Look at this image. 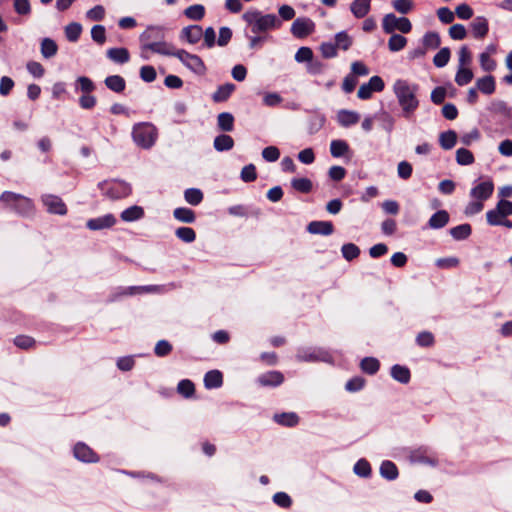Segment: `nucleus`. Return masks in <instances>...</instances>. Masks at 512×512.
I'll return each mask as SVG.
<instances>
[{
  "instance_id": "nucleus-1",
  "label": "nucleus",
  "mask_w": 512,
  "mask_h": 512,
  "mask_svg": "<svg viewBox=\"0 0 512 512\" xmlns=\"http://www.w3.org/2000/svg\"><path fill=\"white\" fill-rule=\"evenodd\" d=\"M242 18L246 22V30L262 36H269V31L282 25L281 19L275 14H263L259 10L246 11Z\"/></svg>"
},
{
  "instance_id": "nucleus-2",
  "label": "nucleus",
  "mask_w": 512,
  "mask_h": 512,
  "mask_svg": "<svg viewBox=\"0 0 512 512\" xmlns=\"http://www.w3.org/2000/svg\"><path fill=\"white\" fill-rule=\"evenodd\" d=\"M393 91L402 108L404 117L409 118L419 106L416 97L418 85L411 84L407 80L398 79L393 85Z\"/></svg>"
},
{
  "instance_id": "nucleus-3",
  "label": "nucleus",
  "mask_w": 512,
  "mask_h": 512,
  "mask_svg": "<svg viewBox=\"0 0 512 512\" xmlns=\"http://www.w3.org/2000/svg\"><path fill=\"white\" fill-rule=\"evenodd\" d=\"M132 139L134 143L145 150L151 149L158 138V129L150 122H139L132 127Z\"/></svg>"
},
{
  "instance_id": "nucleus-4",
  "label": "nucleus",
  "mask_w": 512,
  "mask_h": 512,
  "mask_svg": "<svg viewBox=\"0 0 512 512\" xmlns=\"http://www.w3.org/2000/svg\"><path fill=\"white\" fill-rule=\"evenodd\" d=\"M0 202L21 216H29L34 211V204L30 198L11 191H4L0 195Z\"/></svg>"
},
{
  "instance_id": "nucleus-5",
  "label": "nucleus",
  "mask_w": 512,
  "mask_h": 512,
  "mask_svg": "<svg viewBox=\"0 0 512 512\" xmlns=\"http://www.w3.org/2000/svg\"><path fill=\"white\" fill-rule=\"evenodd\" d=\"M98 188L104 196L112 200L125 198L132 191L129 183L116 179L102 181L98 184Z\"/></svg>"
},
{
  "instance_id": "nucleus-6",
  "label": "nucleus",
  "mask_w": 512,
  "mask_h": 512,
  "mask_svg": "<svg viewBox=\"0 0 512 512\" xmlns=\"http://www.w3.org/2000/svg\"><path fill=\"white\" fill-rule=\"evenodd\" d=\"M295 358L298 362H331L330 353L320 347H300L297 349Z\"/></svg>"
},
{
  "instance_id": "nucleus-7",
  "label": "nucleus",
  "mask_w": 512,
  "mask_h": 512,
  "mask_svg": "<svg viewBox=\"0 0 512 512\" xmlns=\"http://www.w3.org/2000/svg\"><path fill=\"white\" fill-rule=\"evenodd\" d=\"M382 28L386 34H392L395 30L407 34L412 30V24L406 17H397L395 14L389 13L383 17Z\"/></svg>"
},
{
  "instance_id": "nucleus-8",
  "label": "nucleus",
  "mask_w": 512,
  "mask_h": 512,
  "mask_svg": "<svg viewBox=\"0 0 512 512\" xmlns=\"http://www.w3.org/2000/svg\"><path fill=\"white\" fill-rule=\"evenodd\" d=\"M176 58L196 75L203 76L207 71L203 60L196 54L189 53L184 49H178Z\"/></svg>"
},
{
  "instance_id": "nucleus-9",
  "label": "nucleus",
  "mask_w": 512,
  "mask_h": 512,
  "mask_svg": "<svg viewBox=\"0 0 512 512\" xmlns=\"http://www.w3.org/2000/svg\"><path fill=\"white\" fill-rule=\"evenodd\" d=\"M512 215V202L501 199L494 209L487 211V223L491 226H499L504 218Z\"/></svg>"
},
{
  "instance_id": "nucleus-10",
  "label": "nucleus",
  "mask_w": 512,
  "mask_h": 512,
  "mask_svg": "<svg viewBox=\"0 0 512 512\" xmlns=\"http://www.w3.org/2000/svg\"><path fill=\"white\" fill-rule=\"evenodd\" d=\"M41 202L46 208L47 212L56 215H66L67 206L64 201L57 195L54 194H43L41 196Z\"/></svg>"
},
{
  "instance_id": "nucleus-11",
  "label": "nucleus",
  "mask_w": 512,
  "mask_h": 512,
  "mask_svg": "<svg viewBox=\"0 0 512 512\" xmlns=\"http://www.w3.org/2000/svg\"><path fill=\"white\" fill-rule=\"evenodd\" d=\"M385 87L384 81L379 76H372L368 83H364L359 87L357 96L362 100L370 99L373 92H381Z\"/></svg>"
},
{
  "instance_id": "nucleus-12",
  "label": "nucleus",
  "mask_w": 512,
  "mask_h": 512,
  "mask_svg": "<svg viewBox=\"0 0 512 512\" xmlns=\"http://www.w3.org/2000/svg\"><path fill=\"white\" fill-rule=\"evenodd\" d=\"M315 24L310 18L300 17L295 19L291 26V33L296 38H305L314 32Z\"/></svg>"
},
{
  "instance_id": "nucleus-13",
  "label": "nucleus",
  "mask_w": 512,
  "mask_h": 512,
  "mask_svg": "<svg viewBox=\"0 0 512 512\" xmlns=\"http://www.w3.org/2000/svg\"><path fill=\"white\" fill-rule=\"evenodd\" d=\"M409 460L415 464H423L433 467L438 464L437 458L427 448H419L412 451L409 455Z\"/></svg>"
},
{
  "instance_id": "nucleus-14",
  "label": "nucleus",
  "mask_w": 512,
  "mask_h": 512,
  "mask_svg": "<svg viewBox=\"0 0 512 512\" xmlns=\"http://www.w3.org/2000/svg\"><path fill=\"white\" fill-rule=\"evenodd\" d=\"M74 457L85 463H95L99 461L97 454L85 443L78 442L73 448Z\"/></svg>"
},
{
  "instance_id": "nucleus-15",
  "label": "nucleus",
  "mask_w": 512,
  "mask_h": 512,
  "mask_svg": "<svg viewBox=\"0 0 512 512\" xmlns=\"http://www.w3.org/2000/svg\"><path fill=\"white\" fill-rule=\"evenodd\" d=\"M117 220L111 213L91 218L86 222V227L92 231H98L111 228L116 224Z\"/></svg>"
},
{
  "instance_id": "nucleus-16",
  "label": "nucleus",
  "mask_w": 512,
  "mask_h": 512,
  "mask_svg": "<svg viewBox=\"0 0 512 512\" xmlns=\"http://www.w3.org/2000/svg\"><path fill=\"white\" fill-rule=\"evenodd\" d=\"M494 191V184L491 180H485L478 184H476L471 190H470V196L473 199L485 201L488 198L491 197Z\"/></svg>"
},
{
  "instance_id": "nucleus-17",
  "label": "nucleus",
  "mask_w": 512,
  "mask_h": 512,
  "mask_svg": "<svg viewBox=\"0 0 512 512\" xmlns=\"http://www.w3.org/2000/svg\"><path fill=\"white\" fill-rule=\"evenodd\" d=\"M256 382L262 387H277L284 382V375L280 371H268L259 375Z\"/></svg>"
},
{
  "instance_id": "nucleus-18",
  "label": "nucleus",
  "mask_w": 512,
  "mask_h": 512,
  "mask_svg": "<svg viewBox=\"0 0 512 512\" xmlns=\"http://www.w3.org/2000/svg\"><path fill=\"white\" fill-rule=\"evenodd\" d=\"M144 50H149L153 53H157L164 56H173L176 57L177 50L171 43L163 41V39L159 41H154L151 44H145Z\"/></svg>"
},
{
  "instance_id": "nucleus-19",
  "label": "nucleus",
  "mask_w": 512,
  "mask_h": 512,
  "mask_svg": "<svg viewBox=\"0 0 512 512\" xmlns=\"http://www.w3.org/2000/svg\"><path fill=\"white\" fill-rule=\"evenodd\" d=\"M164 38V29L160 26H149L144 32L141 33L139 40L141 49L144 50L145 44L154 43Z\"/></svg>"
},
{
  "instance_id": "nucleus-20",
  "label": "nucleus",
  "mask_w": 512,
  "mask_h": 512,
  "mask_svg": "<svg viewBox=\"0 0 512 512\" xmlns=\"http://www.w3.org/2000/svg\"><path fill=\"white\" fill-rule=\"evenodd\" d=\"M307 231L311 234L329 236L334 232L331 221H312L307 225Z\"/></svg>"
},
{
  "instance_id": "nucleus-21",
  "label": "nucleus",
  "mask_w": 512,
  "mask_h": 512,
  "mask_svg": "<svg viewBox=\"0 0 512 512\" xmlns=\"http://www.w3.org/2000/svg\"><path fill=\"white\" fill-rule=\"evenodd\" d=\"M203 36V29L200 25H189L181 30L180 38L189 44L198 43Z\"/></svg>"
},
{
  "instance_id": "nucleus-22",
  "label": "nucleus",
  "mask_w": 512,
  "mask_h": 512,
  "mask_svg": "<svg viewBox=\"0 0 512 512\" xmlns=\"http://www.w3.org/2000/svg\"><path fill=\"white\" fill-rule=\"evenodd\" d=\"M470 26L473 36L477 39L484 38L489 31L488 20L484 16L475 17Z\"/></svg>"
},
{
  "instance_id": "nucleus-23",
  "label": "nucleus",
  "mask_w": 512,
  "mask_h": 512,
  "mask_svg": "<svg viewBox=\"0 0 512 512\" xmlns=\"http://www.w3.org/2000/svg\"><path fill=\"white\" fill-rule=\"evenodd\" d=\"M181 287L180 282H170L162 285H144L141 286V289L143 293L166 294Z\"/></svg>"
},
{
  "instance_id": "nucleus-24",
  "label": "nucleus",
  "mask_w": 512,
  "mask_h": 512,
  "mask_svg": "<svg viewBox=\"0 0 512 512\" xmlns=\"http://www.w3.org/2000/svg\"><path fill=\"white\" fill-rule=\"evenodd\" d=\"M371 10V0H353L350 4V11L357 19H362Z\"/></svg>"
},
{
  "instance_id": "nucleus-25",
  "label": "nucleus",
  "mask_w": 512,
  "mask_h": 512,
  "mask_svg": "<svg viewBox=\"0 0 512 512\" xmlns=\"http://www.w3.org/2000/svg\"><path fill=\"white\" fill-rule=\"evenodd\" d=\"M106 56L112 62L117 64H125L130 60V53L124 47L110 48L106 52Z\"/></svg>"
},
{
  "instance_id": "nucleus-26",
  "label": "nucleus",
  "mask_w": 512,
  "mask_h": 512,
  "mask_svg": "<svg viewBox=\"0 0 512 512\" xmlns=\"http://www.w3.org/2000/svg\"><path fill=\"white\" fill-rule=\"evenodd\" d=\"M121 220L124 222H133L144 217V209L141 206L133 205L121 212Z\"/></svg>"
},
{
  "instance_id": "nucleus-27",
  "label": "nucleus",
  "mask_w": 512,
  "mask_h": 512,
  "mask_svg": "<svg viewBox=\"0 0 512 512\" xmlns=\"http://www.w3.org/2000/svg\"><path fill=\"white\" fill-rule=\"evenodd\" d=\"M476 88L483 94H493L496 89L495 78L492 75H486L482 78H479L476 81Z\"/></svg>"
},
{
  "instance_id": "nucleus-28",
  "label": "nucleus",
  "mask_w": 512,
  "mask_h": 512,
  "mask_svg": "<svg viewBox=\"0 0 512 512\" xmlns=\"http://www.w3.org/2000/svg\"><path fill=\"white\" fill-rule=\"evenodd\" d=\"M449 222V214L446 210H438L428 221V226L432 229H441Z\"/></svg>"
},
{
  "instance_id": "nucleus-29",
  "label": "nucleus",
  "mask_w": 512,
  "mask_h": 512,
  "mask_svg": "<svg viewBox=\"0 0 512 512\" xmlns=\"http://www.w3.org/2000/svg\"><path fill=\"white\" fill-rule=\"evenodd\" d=\"M339 124L343 127L355 125L360 120V115L355 111L340 110L337 115Z\"/></svg>"
},
{
  "instance_id": "nucleus-30",
  "label": "nucleus",
  "mask_w": 512,
  "mask_h": 512,
  "mask_svg": "<svg viewBox=\"0 0 512 512\" xmlns=\"http://www.w3.org/2000/svg\"><path fill=\"white\" fill-rule=\"evenodd\" d=\"M379 472L383 478L389 481L395 480L399 475L397 466L390 460H384L381 463Z\"/></svg>"
},
{
  "instance_id": "nucleus-31",
  "label": "nucleus",
  "mask_w": 512,
  "mask_h": 512,
  "mask_svg": "<svg viewBox=\"0 0 512 512\" xmlns=\"http://www.w3.org/2000/svg\"><path fill=\"white\" fill-rule=\"evenodd\" d=\"M235 88L236 86L233 83H225L220 85L212 95L213 101L216 103L226 101L234 92Z\"/></svg>"
},
{
  "instance_id": "nucleus-32",
  "label": "nucleus",
  "mask_w": 512,
  "mask_h": 512,
  "mask_svg": "<svg viewBox=\"0 0 512 512\" xmlns=\"http://www.w3.org/2000/svg\"><path fill=\"white\" fill-rule=\"evenodd\" d=\"M223 384V375L219 370L208 371L204 376V385L207 389H215Z\"/></svg>"
},
{
  "instance_id": "nucleus-33",
  "label": "nucleus",
  "mask_w": 512,
  "mask_h": 512,
  "mask_svg": "<svg viewBox=\"0 0 512 512\" xmlns=\"http://www.w3.org/2000/svg\"><path fill=\"white\" fill-rule=\"evenodd\" d=\"M104 83L108 89L115 93H121L125 90L126 81L120 75H111L105 78Z\"/></svg>"
},
{
  "instance_id": "nucleus-34",
  "label": "nucleus",
  "mask_w": 512,
  "mask_h": 512,
  "mask_svg": "<svg viewBox=\"0 0 512 512\" xmlns=\"http://www.w3.org/2000/svg\"><path fill=\"white\" fill-rule=\"evenodd\" d=\"M391 376L394 380L407 384L410 381V370L406 366L395 364L391 367Z\"/></svg>"
},
{
  "instance_id": "nucleus-35",
  "label": "nucleus",
  "mask_w": 512,
  "mask_h": 512,
  "mask_svg": "<svg viewBox=\"0 0 512 512\" xmlns=\"http://www.w3.org/2000/svg\"><path fill=\"white\" fill-rule=\"evenodd\" d=\"M173 216L179 222L187 224L194 223L196 220L195 212L192 209L186 207H178L174 209Z\"/></svg>"
},
{
  "instance_id": "nucleus-36",
  "label": "nucleus",
  "mask_w": 512,
  "mask_h": 512,
  "mask_svg": "<svg viewBox=\"0 0 512 512\" xmlns=\"http://www.w3.org/2000/svg\"><path fill=\"white\" fill-rule=\"evenodd\" d=\"M273 418L276 423L286 427H293L299 422V417L294 412L275 414Z\"/></svg>"
},
{
  "instance_id": "nucleus-37",
  "label": "nucleus",
  "mask_w": 512,
  "mask_h": 512,
  "mask_svg": "<svg viewBox=\"0 0 512 512\" xmlns=\"http://www.w3.org/2000/svg\"><path fill=\"white\" fill-rule=\"evenodd\" d=\"M40 51L44 58L50 59L57 54L58 45L51 38H43L40 44Z\"/></svg>"
},
{
  "instance_id": "nucleus-38",
  "label": "nucleus",
  "mask_w": 512,
  "mask_h": 512,
  "mask_svg": "<svg viewBox=\"0 0 512 512\" xmlns=\"http://www.w3.org/2000/svg\"><path fill=\"white\" fill-rule=\"evenodd\" d=\"M334 44L337 50L347 51L353 45V38L346 31H340L334 36Z\"/></svg>"
},
{
  "instance_id": "nucleus-39",
  "label": "nucleus",
  "mask_w": 512,
  "mask_h": 512,
  "mask_svg": "<svg viewBox=\"0 0 512 512\" xmlns=\"http://www.w3.org/2000/svg\"><path fill=\"white\" fill-rule=\"evenodd\" d=\"M213 145L219 152L229 151L234 146V140L230 135L220 134L215 137Z\"/></svg>"
},
{
  "instance_id": "nucleus-40",
  "label": "nucleus",
  "mask_w": 512,
  "mask_h": 512,
  "mask_svg": "<svg viewBox=\"0 0 512 512\" xmlns=\"http://www.w3.org/2000/svg\"><path fill=\"white\" fill-rule=\"evenodd\" d=\"M74 86L76 92L80 91L83 94L92 93L96 88L94 82L86 76H79L75 80Z\"/></svg>"
},
{
  "instance_id": "nucleus-41",
  "label": "nucleus",
  "mask_w": 512,
  "mask_h": 512,
  "mask_svg": "<svg viewBox=\"0 0 512 512\" xmlns=\"http://www.w3.org/2000/svg\"><path fill=\"white\" fill-rule=\"evenodd\" d=\"M218 128L224 132H231L234 128V116L229 112H222L217 116Z\"/></svg>"
},
{
  "instance_id": "nucleus-42",
  "label": "nucleus",
  "mask_w": 512,
  "mask_h": 512,
  "mask_svg": "<svg viewBox=\"0 0 512 512\" xmlns=\"http://www.w3.org/2000/svg\"><path fill=\"white\" fill-rule=\"evenodd\" d=\"M457 142V134L453 130L442 132L439 136L440 146L445 150L452 149Z\"/></svg>"
},
{
  "instance_id": "nucleus-43",
  "label": "nucleus",
  "mask_w": 512,
  "mask_h": 512,
  "mask_svg": "<svg viewBox=\"0 0 512 512\" xmlns=\"http://www.w3.org/2000/svg\"><path fill=\"white\" fill-rule=\"evenodd\" d=\"M441 44L440 36L437 32H427L424 34L422 38V45L426 50H434L437 49Z\"/></svg>"
},
{
  "instance_id": "nucleus-44",
  "label": "nucleus",
  "mask_w": 512,
  "mask_h": 512,
  "mask_svg": "<svg viewBox=\"0 0 512 512\" xmlns=\"http://www.w3.org/2000/svg\"><path fill=\"white\" fill-rule=\"evenodd\" d=\"M488 110L493 113L500 115L502 117H509L511 114V109L508 107L507 103L502 100H494L488 106Z\"/></svg>"
},
{
  "instance_id": "nucleus-45",
  "label": "nucleus",
  "mask_w": 512,
  "mask_h": 512,
  "mask_svg": "<svg viewBox=\"0 0 512 512\" xmlns=\"http://www.w3.org/2000/svg\"><path fill=\"white\" fill-rule=\"evenodd\" d=\"M471 233L472 228L468 223L461 224L450 229V235L453 237V239L458 241L467 239Z\"/></svg>"
},
{
  "instance_id": "nucleus-46",
  "label": "nucleus",
  "mask_w": 512,
  "mask_h": 512,
  "mask_svg": "<svg viewBox=\"0 0 512 512\" xmlns=\"http://www.w3.org/2000/svg\"><path fill=\"white\" fill-rule=\"evenodd\" d=\"M407 45V38L400 35L392 33L388 40V49L391 52H399L405 48Z\"/></svg>"
},
{
  "instance_id": "nucleus-47",
  "label": "nucleus",
  "mask_w": 512,
  "mask_h": 512,
  "mask_svg": "<svg viewBox=\"0 0 512 512\" xmlns=\"http://www.w3.org/2000/svg\"><path fill=\"white\" fill-rule=\"evenodd\" d=\"M184 199L190 205L197 206L203 200V193L198 188H188L184 191Z\"/></svg>"
},
{
  "instance_id": "nucleus-48",
  "label": "nucleus",
  "mask_w": 512,
  "mask_h": 512,
  "mask_svg": "<svg viewBox=\"0 0 512 512\" xmlns=\"http://www.w3.org/2000/svg\"><path fill=\"white\" fill-rule=\"evenodd\" d=\"M184 15L194 21H199L205 16V7L201 4H194L184 10Z\"/></svg>"
},
{
  "instance_id": "nucleus-49",
  "label": "nucleus",
  "mask_w": 512,
  "mask_h": 512,
  "mask_svg": "<svg viewBox=\"0 0 512 512\" xmlns=\"http://www.w3.org/2000/svg\"><path fill=\"white\" fill-rule=\"evenodd\" d=\"M349 150V145L344 140H332L330 143V153L333 157L344 156Z\"/></svg>"
},
{
  "instance_id": "nucleus-50",
  "label": "nucleus",
  "mask_w": 512,
  "mask_h": 512,
  "mask_svg": "<svg viewBox=\"0 0 512 512\" xmlns=\"http://www.w3.org/2000/svg\"><path fill=\"white\" fill-rule=\"evenodd\" d=\"M291 186L298 192L301 193H310L313 188L312 181L308 178H293L291 180Z\"/></svg>"
},
{
  "instance_id": "nucleus-51",
  "label": "nucleus",
  "mask_w": 512,
  "mask_h": 512,
  "mask_svg": "<svg viewBox=\"0 0 512 512\" xmlns=\"http://www.w3.org/2000/svg\"><path fill=\"white\" fill-rule=\"evenodd\" d=\"M363 372L374 375L380 368L379 361L374 357H365L360 363Z\"/></svg>"
},
{
  "instance_id": "nucleus-52",
  "label": "nucleus",
  "mask_w": 512,
  "mask_h": 512,
  "mask_svg": "<svg viewBox=\"0 0 512 512\" xmlns=\"http://www.w3.org/2000/svg\"><path fill=\"white\" fill-rule=\"evenodd\" d=\"M353 471L359 477L368 478L371 475L372 469L370 463L362 458L355 463Z\"/></svg>"
},
{
  "instance_id": "nucleus-53",
  "label": "nucleus",
  "mask_w": 512,
  "mask_h": 512,
  "mask_svg": "<svg viewBox=\"0 0 512 512\" xmlns=\"http://www.w3.org/2000/svg\"><path fill=\"white\" fill-rule=\"evenodd\" d=\"M175 235L178 239L185 243H192L196 239V232L190 227H179L175 230Z\"/></svg>"
},
{
  "instance_id": "nucleus-54",
  "label": "nucleus",
  "mask_w": 512,
  "mask_h": 512,
  "mask_svg": "<svg viewBox=\"0 0 512 512\" xmlns=\"http://www.w3.org/2000/svg\"><path fill=\"white\" fill-rule=\"evenodd\" d=\"M245 36L249 41V48L252 50H257L262 47V45L269 39V36L257 35L254 33H250L245 29Z\"/></svg>"
},
{
  "instance_id": "nucleus-55",
  "label": "nucleus",
  "mask_w": 512,
  "mask_h": 512,
  "mask_svg": "<svg viewBox=\"0 0 512 512\" xmlns=\"http://www.w3.org/2000/svg\"><path fill=\"white\" fill-rule=\"evenodd\" d=\"M450 56L451 52L448 47L441 48L433 57V64L438 68H442L448 64Z\"/></svg>"
},
{
  "instance_id": "nucleus-56",
  "label": "nucleus",
  "mask_w": 512,
  "mask_h": 512,
  "mask_svg": "<svg viewBox=\"0 0 512 512\" xmlns=\"http://www.w3.org/2000/svg\"><path fill=\"white\" fill-rule=\"evenodd\" d=\"M473 79V72L467 67H459L456 76L455 82L459 86L467 85Z\"/></svg>"
},
{
  "instance_id": "nucleus-57",
  "label": "nucleus",
  "mask_w": 512,
  "mask_h": 512,
  "mask_svg": "<svg viewBox=\"0 0 512 512\" xmlns=\"http://www.w3.org/2000/svg\"><path fill=\"white\" fill-rule=\"evenodd\" d=\"M341 253L343 258L347 261H352L360 255V249L353 243H346L341 247Z\"/></svg>"
},
{
  "instance_id": "nucleus-58",
  "label": "nucleus",
  "mask_w": 512,
  "mask_h": 512,
  "mask_svg": "<svg viewBox=\"0 0 512 512\" xmlns=\"http://www.w3.org/2000/svg\"><path fill=\"white\" fill-rule=\"evenodd\" d=\"M81 32L82 26L77 22L70 23L65 27V36L70 42H76Z\"/></svg>"
},
{
  "instance_id": "nucleus-59",
  "label": "nucleus",
  "mask_w": 512,
  "mask_h": 512,
  "mask_svg": "<svg viewBox=\"0 0 512 512\" xmlns=\"http://www.w3.org/2000/svg\"><path fill=\"white\" fill-rule=\"evenodd\" d=\"M14 11L24 17H28L31 14L32 8L29 0H14L13 1Z\"/></svg>"
},
{
  "instance_id": "nucleus-60",
  "label": "nucleus",
  "mask_w": 512,
  "mask_h": 512,
  "mask_svg": "<svg viewBox=\"0 0 512 512\" xmlns=\"http://www.w3.org/2000/svg\"><path fill=\"white\" fill-rule=\"evenodd\" d=\"M456 161L459 165H470L474 162V156L470 150L459 148L456 151Z\"/></svg>"
},
{
  "instance_id": "nucleus-61",
  "label": "nucleus",
  "mask_w": 512,
  "mask_h": 512,
  "mask_svg": "<svg viewBox=\"0 0 512 512\" xmlns=\"http://www.w3.org/2000/svg\"><path fill=\"white\" fill-rule=\"evenodd\" d=\"M177 391L179 394L188 398L191 397L195 391V387L192 381L188 379L181 380L177 385Z\"/></svg>"
},
{
  "instance_id": "nucleus-62",
  "label": "nucleus",
  "mask_w": 512,
  "mask_h": 512,
  "mask_svg": "<svg viewBox=\"0 0 512 512\" xmlns=\"http://www.w3.org/2000/svg\"><path fill=\"white\" fill-rule=\"evenodd\" d=\"M319 49L322 56L326 59L335 58L338 55V50L334 42H323Z\"/></svg>"
},
{
  "instance_id": "nucleus-63",
  "label": "nucleus",
  "mask_w": 512,
  "mask_h": 512,
  "mask_svg": "<svg viewBox=\"0 0 512 512\" xmlns=\"http://www.w3.org/2000/svg\"><path fill=\"white\" fill-rule=\"evenodd\" d=\"M240 178L243 182H253L257 178L256 167L254 164H248L241 170Z\"/></svg>"
},
{
  "instance_id": "nucleus-64",
  "label": "nucleus",
  "mask_w": 512,
  "mask_h": 512,
  "mask_svg": "<svg viewBox=\"0 0 512 512\" xmlns=\"http://www.w3.org/2000/svg\"><path fill=\"white\" fill-rule=\"evenodd\" d=\"M481 68L486 72L494 71L496 62L491 58L489 52H482L479 57Z\"/></svg>"
}]
</instances>
